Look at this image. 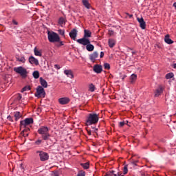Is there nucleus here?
Masks as SVG:
<instances>
[{"mask_svg":"<svg viewBox=\"0 0 176 176\" xmlns=\"http://www.w3.org/2000/svg\"><path fill=\"white\" fill-rule=\"evenodd\" d=\"M37 132L41 135L43 141H49L52 135L49 133V128L47 126H41L38 128Z\"/></svg>","mask_w":176,"mask_h":176,"instance_id":"f257e3e1","label":"nucleus"},{"mask_svg":"<svg viewBox=\"0 0 176 176\" xmlns=\"http://www.w3.org/2000/svg\"><path fill=\"white\" fill-rule=\"evenodd\" d=\"M100 120V116L97 113H89L86 120V126H91V124H97Z\"/></svg>","mask_w":176,"mask_h":176,"instance_id":"f03ea898","label":"nucleus"},{"mask_svg":"<svg viewBox=\"0 0 176 176\" xmlns=\"http://www.w3.org/2000/svg\"><path fill=\"white\" fill-rule=\"evenodd\" d=\"M47 38L49 42L51 43H56L57 42H60V36L54 32H47Z\"/></svg>","mask_w":176,"mask_h":176,"instance_id":"7ed1b4c3","label":"nucleus"},{"mask_svg":"<svg viewBox=\"0 0 176 176\" xmlns=\"http://www.w3.org/2000/svg\"><path fill=\"white\" fill-rule=\"evenodd\" d=\"M80 45H82L83 46H86V50L87 52H93L94 50V45H93L89 39H82L78 43Z\"/></svg>","mask_w":176,"mask_h":176,"instance_id":"20e7f679","label":"nucleus"},{"mask_svg":"<svg viewBox=\"0 0 176 176\" xmlns=\"http://www.w3.org/2000/svg\"><path fill=\"white\" fill-rule=\"evenodd\" d=\"M14 72L16 74H19L22 78H27V75L28 72H27V69L21 66L14 67Z\"/></svg>","mask_w":176,"mask_h":176,"instance_id":"39448f33","label":"nucleus"},{"mask_svg":"<svg viewBox=\"0 0 176 176\" xmlns=\"http://www.w3.org/2000/svg\"><path fill=\"white\" fill-rule=\"evenodd\" d=\"M32 123H34V119L32 118H25L24 120L20 122L21 129H23V127H28V126L32 124Z\"/></svg>","mask_w":176,"mask_h":176,"instance_id":"423d86ee","label":"nucleus"},{"mask_svg":"<svg viewBox=\"0 0 176 176\" xmlns=\"http://www.w3.org/2000/svg\"><path fill=\"white\" fill-rule=\"evenodd\" d=\"M46 96V92H45V89L43 88L42 86L39 85L36 88V93L35 94V97H43L45 98Z\"/></svg>","mask_w":176,"mask_h":176,"instance_id":"0eeeda50","label":"nucleus"},{"mask_svg":"<svg viewBox=\"0 0 176 176\" xmlns=\"http://www.w3.org/2000/svg\"><path fill=\"white\" fill-rule=\"evenodd\" d=\"M36 153H39L40 160L41 162H46V160H49V154L45 153L42 151H36Z\"/></svg>","mask_w":176,"mask_h":176,"instance_id":"6e6552de","label":"nucleus"},{"mask_svg":"<svg viewBox=\"0 0 176 176\" xmlns=\"http://www.w3.org/2000/svg\"><path fill=\"white\" fill-rule=\"evenodd\" d=\"M87 38H91V32L89 30H85L83 38L76 40V42L78 43L80 41H83V39H89Z\"/></svg>","mask_w":176,"mask_h":176,"instance_id":"1a4fd4ad","label":"nucleus"},{"mask_svg":"<svg viewBox=\"0 0 176 176\" xmlns=\"http://www.w3.org/2000/svg\"><path fill=\"white\" fill-rule=\"evenodd\" d=\"M137 20L140 24V28H142V30H145L146 28V23L145 22V21H144V18L141 17V18H137Z\"/></svg>","mask_w":176,"mask_h":176,"instance_id":"9d476101","label":"nucleus"},{"mask_svg":"<svg viewBox=\"0 0 176 176\" xmlns=\"http://www.w3.org/2000/svg\"><path fill=\"white\" fill-rule=\"evenodd\" d=\"M69 35L73 41H76V36H78V30H76V29H73L69 32Z\"/></svg>","mask_w":176,"mask_h":176,"instance_id":"9b49d317","label":"nucleus"},{"mask_svg":"<svg viewBox=\"0 0 176 176\" xmlns=\"http://www.w3.org/2000/svg\"><path fill=\"white\" fill-rule=\"evenodd\" d=\"M93 69L96 74H101L102 72V65L96 64L94 66Z\"/></svg>","mask_w":176,"mask_h":176,"instance_id":"f8f14e48","label":"nucleus"},{"mask_svg":"<svg viewBox=\"0 0 176 176\" xmlns=\"http://www.w3.org/2000/svg\"><path fill=\"white\" fill-rule=\"evenodd\" d=\"M96 58H98V52H94L92 54L89 55V60L92 63H96Z\"/></svg>","mask_w":176,"mask_h":176,"instance_id":"ddd939ff","label":"nucleus"},{"mask_svg":"<svg viewBox=\"0 0 176 176\" xmlns=\"http://www.w3.org/2000/svg\"><path fill=\"white\" fill-rule=\"evenodd\" d=\"M58 102L61 105H66V104H68L69 102V99L67 97L60 98L58 99Z\"/></svg>","mask_w":176,"mask_h":176,"instance_id":"4468645a","label":"nucleus"},{"mask_svg":"<svg viewBox=\"0 0 176 176\" xmlns=\"http://www.w3.org/2000/svg\"><path fill=\"white\" fill-rule=\"evenodd\" d=\"M29 62L30 63V64H35V65H39V61L34 56H30L29 58Z\"/></svg>","mask_w":176,"mask_h":176,"instance_id":"2eb2a0df","label":"nucleus"},{"mask_svg":"<svg viewBox=\"0 0 176 176\" xmlns=\"http://www.w3.org/2000/svg\"><path fill=\"white\" fill-rule=\"evenodd\" d=\"M162 93H163V87L160 85L158 89H157L155 91V97H159Z\"/></svg>","mask_w":176,"mask_h":176,"instance_id":"dca6fc26","label":"nucleus"},{"mask_svg":"<svg viewBox=\"0 0 176 176\" xmlns=\"http://www.w3.org/2000/svg\"><path fill=\"white\" fill-rule=\"evenodd\" d=\"M164 41L168 45H173L174 43V41L170 38V35L167 34L165 36Z\"/></svg>","mask_w":176,"mask_h":176,"instance_id":"f3484780","label":"nucleus"},{"mask_svg":"<svg viewBox=\"0 0 176 176\" xmlns=\"http://www.w3.org/2000/svg\"><path fill=\"white\" fill-rule=\"evenodd\" d=\"M64 74L67 75V76L70 78V79H74V73H72V70H65Z\"/></svg>","mask_w":176,"mask_h":176,"instance_id":"a211bd4d","label":"nucleus"},{"mask_svg":"<svg viewBox=\"0 0 176 176\" xmlns=\"http://www.w3.org/2000/svg\"><path fill=\"white\" fill-rule=\"evenodd\" d=\"M40 83L43 87L46 89L47 87V82L45 81L42 77L40 78Z\"/></svg>","mask_w":176,"mask_h":176,"instance_id":"6ab92c4d","label":"nucleus"},{"mask_svg":"<svg viewBox=\"0 0 176 176\" xmlns=\"http://www.w3.org/2000/svg\"><path fill=\"white\" fill-rule=\"evenodd\" d=\"M34 53L36 56H38V57H42V51L38 50L36 47L34 49Z\"/></svg>","mask_w":176,"mask_h":176,"instance_id":"aec40b11","label":"nucleus"},{"mask_svg":"<svg viewBox=\"0 0 176 176\" xmlns=\"http://www.w3.org/2000/svg\"><path fill=\"white\" fill-rule=\"evenodd\" d=\"M88 90L91 91V93L94 92L96 91V86L93 83L89 84L88 85Z\"/></svg>","mask_w":176,"mask_h":176,"instance_id":"412c9836","label":"nucleus"},{"mask_svg":"<svg viewBox=\"0 0 176 176\" xmlns=\"http://www.w3.org/2000/svg\"><path fill=\"white\" fill-rule=\"evenodd\" d=\"M116 45V41L114 39L110 38L109 39V47L112 48L113 46Z\"/></svg>","mask_w":176,"mask_h":176,"instance_id":"4be33fe9","label":"nucleus"},{"mask_svg":"<svg viewBox=\"0 0 176 176\" xmlns=\"http://www.w3.org/2000/svg\"><path fill=\"white\" fill-rule=\"evenodd\" d=\"M14 116L15 118V121L17 122V120H19V119L21 118V113H20V111H16L14 113Z\"/></svg>","mask_w":176,"mask_h":176,"instance_id":"5701e85b","label":"nucleus"},{"mask_svg":"<svg viewBox=\"0 0 176 176\" xmlns=\"http://www.w3.org/2000/svg\"><path fill=\"white\" fill-rule=\"evenodd\" d=\"M80 166L84 168V170H87L90 167V164L89 162L81 163Z\"/></svg>","mask_w":176,"mask_h":176,"instance_id":"b1692460","label":"nucleus"},{"mask_svg":"<svg viewBox=\"0 0 176 176\" xmlns=\"http://www.w3.org/2000/svg\"><path fill=\"white\" fill-rule=\"evenodd\" d=\"M82 5L87 8L90 9V4L89 3V1L87 0H82Z\"/></svg>","mask_w":176,"mask_h":176,"instance_id":"393cba45","label":"nucleus"},{"mask_svg":"<svg viewBox=\"0 0 176 176\" xmlns=\"http://www.w3.org/2000/svg\"><path fill=\"white\" fill-rule=\"evenodd\" d=\"M137 80V76L135 74H132L130 77L131 83H134Z\"/></svg>","mask_w":176,"mask_h":176,"instance_id":"a878e982","label":"nucleus"},{"mask_svg":"<svg viewBox=\"0 0 176 176\" xmlns=\"http://www.w3.org/2000/svg\"><path fill=\"white\" fill-rule=\"evenodd\" d=\"M65 24V19H64L63 17L59 18L58 25H64Z\"/></svg>","mask_w":176,"mask_h":176,"instance_id":"bb28decb","label":"nucleus"},{"mask_svg":"<svg viewBox=\"0 0 176 176\" xmlns=\"http://www.w3.org/2000/svg\"><path fill=\"white\" fill-rule=\"evenodd\" d=\"M137 163H138V160L133 161L129 164H128L129 167L131 168H132V167H135V166H137Z\"/></svg>","mask_w":176,"mask_h":176,"instance_id":"cd10ccee","label":"nucleus"},{"mask_svg":"<svg viewBox=\"0 0 176 176\" xmlns=\"http://www.w3.org/2000/svg\"><path fill=\"white\" fill-rule=\"evenodd\" d=\"M128 167H129V164L124 166V168H123V174H124V175H126V174H127V173H129Z\"/></svg>","mask_w":176,"mask_h":176,"instance_id":"c85d7f7f","label":"nucleus"},{"mask_svg":"<svg viewBox=\"0 0 176 176\" xmlns=\"http://www.w3.org/2000/svg\"><path fill=\"white\" fill-rule=\"evenodd\" d=\"M16 61H19L20 63H25V58H24V56L16 57Z\"/></svg>","mask_w":176,"mask_h":176,"instance_id":"c756f323","label":"nucleus"},{"mask_svg":"<svg viewBox=\"0 0 176 176\" xmlns=\"http://www.w3.org/2000/svg\"><path fill=\"white\" fill-rule=\"evenodd\" d=\"M21 98H23V96L21 95V94H17L14 96V99L16 100V101H20Z\"/></svg>","mask_w":176,"mask_h":176,"instance_id":"7c9ffc66","label":"nucleus"},{"mask_svg":"<svg viewBox=\"0 0 176 176\" xmlns=\"http://www.w3.org/2000/svg\"><path fill=\"white\" fill-rule=\"evenodd\" d=\"M33 77L34 79H38L39 78V72L38 71H34L32 74Z\"/></svg>","mask_w":176,"mask_h":176,"instance_id":"2f4dec72","label":"nucleus"},{"mask_svg":"<svg viewBox=\"0 0 176 176\" xmlns=\"http://www.w3.org/2000/svg\"><path fill=\"white\" fill-rule=\"evenodd\" d=\"M22 129H24L21 132V134H24V133H28L30 131V128L28 126L22 127Z\"/></svg>","mask_w":176,"mask_h":176,"instance_id":"473e14b6","label":"nucleus"},{"mask_svg":"<svg viewBox=\"0 0 176 176\" xmlns=\"http://www.w3.org/2000/svg\"><path fill=\"white\" fill-rule=\"evenodd\" d=\"M174 77V74L173 73H168L166 75V79H171V78Z\"/></svg>","mask_w":176,"mask_h":176,"instance_id":"72a5a7b5","label":"nucleus"},{"mask_svg":"<svg viewBox=\"0 0 176 176\" xmlns=\"http://www.w3.org/2000/svg\"><path fill=\"white\" fill-rule=\"evenodd\" d=\"M28 90H31V88L28 86H25V87H23L21 90V93H24V91H27Z\"/></svg>","mask_w":176,"mask_h":176,"instance_id":"f704fd0d","label":"nucleus"},{"mask_svg":"<svg viewBox=\"0 0 176 176\" xmlns=\"http://www.w3.org/2000/svg\"><path fill=\"white\" fill-rule=\"evenodd\" d=\"M43 142V139H42V140L38 139V140H37L34 142V144H35V145H41V144H42Z\"/></svg>","mask_w":176,"mask_h":176,"instance_id":"c9c22d12","label":"nucleus"},{"mask_svg":"<svg viewBox=\"0 0 176 176\" xmlns=\"http://www.w3.org/2000/svg\"><path fill=\"white\" fill-rule=\"evenodd\" d=\"M104 69H111V65H109V63H104Z\"/></svg>","mask_w":176,"mask_h":176,"instance_id":"e433bc0d","label":"nucleus"},{"mask_svg":"<svg viewBox=\"0 0 176 176\" xmlns=\"http://www.w3.org/2000/svg\"><path fill=\"white\" fill-rule=\"evenodd\" d=\"M58 34H60V35H62V36H64V35L65 34V31L60 29L58 30Z\"/></svg>","mask_w":176,"mask_h":176,"instance_id":"4c0bfd02","label":"nucleus"},{"mask_svg":"<svg viewBox=\"0 0 176 176\" xmlns=\"http://www.w3.org/2000/svg\"><path fill=\"white\" fill-rule=\"evenodd\" d=\"M91 127L92 129V130H91L92 133H96L97 134V131H98V129H97V128H96V126H91Z\"/></svg>","mask_w":176,"mask_h":176,"instance_id":"58836bf2","label":"nucleus"},{"mask_svg":"<svg viewBox=\"0 0 176 176\" xmlns=\"http://www.w3.org/2000/svg\"><path fill=\"white\" fill-rule=\"evenodd\" d=\"M86 175V173H85V171H80L78 173L77 176H85Z\"/></svg>","mask_w":176,"mask_h":176,"instance_id":"ea45409f","label":"nucleus"},{"mask_svg":"<svg viewBox=\"0 0 176 176\" xmlns=\"http://www.w3.org/2000/svg\"><path fill=\"white\" fill-rule=\"evenodd\" d=\"M87 132L88 135H91V133H93L91 129H89V128L87 129Z\"/></svg>","mask_w":176,"mask_h":176,"instance_id":"a19ab883","label":"nucleus"},{"mask_svg":"<svg viewBox=\"0 0 176 176\" xmlns=\"http://www.w3.org/2000/svg\"><path fill=\"white\" fill-rule=\"evenodd\" d=\"M19 168H20V170H21V171H22L23 173H24V166H23L22 164H19Z\"/></svg>","mask_w":176,"mask_h":176,"instance_id":"79ce46f5","label":"nucleus"},{"mask_svg":"<svg viewBox=\"0 0 176 176\" xmlns=\"http://www.w3.org/2000/svg\"><path fill=\"white\" fill-rule=\"evenodd\" d=\"M124 124H126V122L124 121L120 122L119 123L120 127H123V126H124Z\"/></svg>","mask_w":176,"mask_h":176,"instance_id":"37998d69","label":"nucleus"},{"mask_svg":"<svg viewBox=\"0 0 176 176\" xmlns=\"http://www.w3.org/2000/svg\"><path fill=\"white\" fill-rule=\"evenodd\" d=\"M113 34H115V32H113V30H109V35H110V36H112Z\"/></svg>","mask_w":176,"mask_h":176,"instance_id":"c03bdc74","label":"nucleus"},{"mask_svg":"<svg viewBox=\"0 0 176 176\" xmlns=\"http://www.w3.org/2000/svg\"><path fill=\"white\" fill-rule=\"evenodd\" d=\"M58 43H59V45H58V47L64 46V43H63V41H61L60 38V41H58Z\"/></svg>","mask_w":176,"mask_h":176,"instance_id":"a18cd8bd","label":"nucleus"},{"mask_svg":"<svg viewBox=\"0 0 176 176\" xmlns=\"http://www.w3.org/2000/svg\"><path fill=\"white\" fill-rule=\"evenodd\" d=\"M7 119H8L10 122H13V118H12V116H8Z\"/></svg>","mask_w":176,"mask_h":176,"instance_id":"49530a36","label":"nucleus"},{"mask_svg":"<svg viewBox=\"0 0 176 176\" xmlns=\"http://www.w3.org/2000/svg\"><path fill=\"white\" fill-rule=\"evenodd\" d=\"M12 23L14 24V25H19V23L14 19L12 20Z\"/></svg>","mask_w":176,"mask_h":176,"instance_id":"de8ad7c7","label":"nucleus"},{"mask_svg":"<svg viewBox=\"0 0 176 176\" xmlns=\"http://www.w3.org/2000/svg\"><path fill=\"white\" fill-rule=\"evenodd\" d=\"M54 68H56V69H60V67L58 65H54Z\"/></svg>","mask_w":176,"mask_h":176,"instance_id":"09e8293b","label":"nucleus"},{"mask_svg":"<svg viewBox=\"0 0 176 176\" xmlns=\"http://www.w3.org/2000/svg\"><path fill=\"white\" fill-rule=\"evenodd\" d=\"M21 135H23V137H28V133H24L21 134Z\"/></svg>","mask_w":176,"mask_h":176,"instance_id":"8fccbe9b","label":"nucleus"},{"mask_svg":"<svg viewBox=\"0 0 176 176\" xmlns=\"http://www.w3.org/2000/svg\"><path fill=\"white\" fill-rule=\"evenodd\" d=\"M100 58H102V57H104V52H100Z\"/></svg>","mask_w":176,"mask_h":176,"instance_id":"3c124183","label":"nucleus"},{"mask_svg":"<svg viewBox=\"0 0 176 176\" xmlns=\"http://www.w3.org/2000/svg\"><path fill=\"white\" fill-rule=\"evenodd\" d=\"M126 15L129 16V19H132L133 18V14H130L129 13H126Z\"/></svg>","mask_w":176,"mask_h":176,"instance_id":"603ef678","label":"nucleus"},{"mask_svg":"<svg viewBox=\"0 0 176 176\" xmlns=\"http://www.w3.org/2000/svg\"><path fill=\"white\" fill-rule=\"evenodd\" d=\"M157 47V49H160V45L156 44V45H155V48L156 49Z\"/></svg>","mask_w":176,"mask_h":176,"instance_id":"864d4df0","label":"nucleus"},{"mask_svg":"<svg viewBox=\"0 0 176 176\" xmlns=\"http://www.w3.org/2000/svg\"><path fill=\"white\" fill-rule=\"evenodd\" d=\"M173 68H175L176 69V63L173 64Z\"/></svg>","mask_w":176,"mask_h":176,"instance_id":"5fc2aeb1","label":"nucleus"},{"mask_svg":"<svg viewBox=\"0 0 176 176\" xmlns=\"http://www.w3.org/2000/svg\"><path fill=\"white\" fill-rule=\"evenodd\" d=\"M173 6L176 9V2L173 3Z\"/></svg>","mask_w":176,"mask_h":176,"instance_id":"6e6d98bb","label":"nucleus"},{"mask_svg":"<svg viewBox=\"0 0 176 176\" xmlns=\"http://www.w3.org/2000/svg\"><path fill=\"white\" fill-rule=\"evenodd\" d=\"M125 124H127V126H129V121H125Z\"/></svg>","mask_w":176,"mask_h":176,"instance_id":"4d7b16f0","label":"nucleus"},{"mask_svg":"<svg viewBox=\"0 0 176 176\" xmlns=\"http://www.w3.org/2000/svg\"><path fill=\"white\" fill-rule=\"evenodd\" d=\"M124 78H126V76H124V77H122V79H124Z\"/></svg>","mask_w":176,"mask_h":176,"instance_id":"13d9d810","label":"nucleus"}]
</instances>
